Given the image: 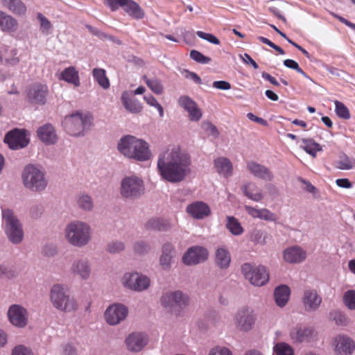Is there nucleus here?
I'll list each match as a JSON object with an SVG mask.
<instances>
[{
  "mask_svg": "<svg viewBox=\"0 0 355 355\" xmlns=\"http://www.w3.org/2000/svg\"><path fill=\"white\" fill-rule=\"evenodd\" d=\"M2 223L8 241L14 245L21 243L24 239L22 225L11 209H2Z\"/></svg>",
  "mask_w": 355,
  "mask_h": 355,
  "instance_id": "obj_6",
  "label": "nucleus"
},
{
  "mask_svg": "<svg viewBox=\"0 0 355 355\" xmlns=\"http://www.w3.org/2000/svg\"><path fill=\"white\" fill-rule=\"evenodd\" d=\"M190 154L180 146H171L158 155L157 168L160 176L171 183H179L191 173Z\"/></svg>",
  "mask_w": 355,
  "mask_h": 355,
  "instance_id": "obj_1",
  "label": "nucleus"
},
{
  "mask_svg": "<svg viewBox=\"0 0 355 355\" xmlns=\"http://www.w3.org/2000/svg\"><path fill=\"white\" fill-rule=\"evenodd\" d=\"M121 282L125 288L138 293L146 291L150 286V278L137 272H125Z\"/></svg>",
  "mask_w": 355,
  "mask_h": 355,
  "instance_id": "obj_9",
  "label": "nucleus"
},
{
  "mask_svg": "<svg viewBox=\"0 0 355 355\" xmlns=\"http://www.w3.org/2000/svg\"><path fill=\"white\" fill-rule=\"evenodd\" d=\"M49 299L53 306L62 312H73L78 308V302L69 295L67 287L63 284H56L51 286Z\"/></svg>",
  "mask_w": 355,
  "mask_h": 355,
  "instance_id": "obj_5",
  "label": "nucleus"
},
{
  "mask_svg": "<svg viewBox=\"0 0 355 355\" xmlns=\"http://www.w3.org/2000/svg\"><path fill=\"white\" fill-rule=\"evenodd\" d=\"M159 302L163 308L171 312L175 307L187 306L189 302V297L181 291H168L162 293Z\"/></svg>",
  "mask_w": 355,
  "mask_h": 355,
  "instance_id": "obj_11",
  "label": "nucleus"
},
{
  "mask_svg": "<svg viewBox=\"0 0 355 355\" xmlns=\"http://www.w3.org/2000/svg\"><path fill=\"white\" fill-rule=\"evenodd\" d=\"M213 87L218 89L227 90L231 88V85L227 81L218 80L213 83Z\"/></svg>",
  "mask_w": 355,
  "mask_h": 355,
  "instance_id": "obj_63",
  "label": "nucleus"
},
{
  "mask_svg": "<svg viewBox=\"0 0 355 355\" xmlns=\"http://www.w3.org/2000/svg\"><path fill=\"white\" fill-rule=\"evenodd\" d=\"M242 191L246 197L255 202H260L264 197L261 189L254 183H247L243 187Z\"/></svg>",
  "mask_w": 355,
  "mask_h": 355,
  "instance_id": "obj_36",
  "label": "nucleus"
},
{
  "mask_svg": "<svg viewBox=\"0 0 355 355\" xmlns=\"http://www.w3.org/2000/svg\"><path fill=\"white\" fill-rule=\"evenodd\" d=\"M126 1L127 0H106L105 3L112 11H115L119 8L123 9Z\"/></svg>",
  "mask_w": 355,
  "mask_h": 355,
  "instance_id": "obj_58",
  "label": "nucleus"
},
{
  "mask_svg": "<svg viewBox=\"0 0 355 355\" xmlns=\"http://www.w3.org/2000/svg\"><path fill=\"white\" fill-rule=\"evenodd\" d=\"M322 302L321 297L315 290H306L304 292L302 303L306 311H316Z\"/></svg>",
  "mask_w": 355,
  "mask_h": 355,
  "instance_id": "obj_27",
  "label": "nucleus"
},
{
  "mask_svg": "<svg viewBox=\"0 0 355 355\" xmlns=\"http://www.w3.org/2000/svg\"><path fill=\"white\" fill-rule=\"evenodd\" d=\"M240 57L245 64H251L255 69L259 68L257 62L250 57L249 54L244 53L243 55H241Z\"/></svg>",
  "mask_w": 355,
  "mask_h": 355,
  "instance_id": "obj_64",
  "label": "nucleus"
},
{
  "mask_svg": "<svg viewBox=\"0 0 355 355\" xmlns=\"http://www.w3.org/2000/svg\"><path fill=\"white\" fill-rule=\"evenodd\" d=\"M123 10L130 17L136 19L144 18V12L143 9L133 0H127Z\"/></svg>",
  "mask_w": 355,
  "mask_h": 355,
  "instance_id": "obj_40",
  "label": "nucleus"
},
{
  "mask_svg": "<svg viewBox=\"0 0 355 355\" xmlns=\"http://www.w3.org/2000/svg\"><path fill=\"white\" fill-rule=\"evenodd\" d=\"M37 135L40 139L47 145L54 144L58 141V136L54 127L46 123L37 129Z\"/></svg>",
  "mask_w": 355,
  "mask_h": 355,
  "instance_id": "obj_29",
  "label": "nucleus"
},
{
  "mask_svg": "<svg viewBox=\"0 0 355 355\" xmlns=\"http://www.w3.org/2000/svg\"><path fill=\"white\" fill-rule=\"evenodd\" d=\"M4 141L11 149L17 150L26 147L29 139L25 130L15 129L6 134Z\"/></svg>",
  "mask_w": 355,
  "mask_h": 355,
  "instance_id": "obj_19",
  "label": "nucleus"
},
{
  "mask_svg": "<svg viewBox=\"0 0 355 355\" xmlns=\"http://www.w3.org/2000/svg\"><path fill=\"white\" fill-rule=\"evenodd\" d=\"M209 355H232V353L225 347L216 346L210 349Z\"/></svg>",
  "mask_w": 355,
  "mask_h": 355,
  "instance_id": "obj_60",
  "label": "nucleus"
},
{
  "mask_svg": "<svg viewBox=\"0 0 355 355\" xmlns=\"http://www.w3.org/2000/svg\"><path fill=\"white\" fill-rule=\"evenodd\" d=\"M345 306L351 310L355 309V291L349 290L345 292L343 296Z\"/></svg>",
  "mask_w": 355,
  "mask_h": 355,
  "instance_id": "obj_53",
  "label": "nucleus"
},
{
  "mask_svg": "<svg viewBox=\"0 0 355 355\" xmlns=\"http://www.w3.org/2000/svg\"><path fill=\"white\" fill-rule=\"evenodd\" d=\"M300 147L313 157H315L317 153L322 150L320 145L312 139H302Z\"/></svg>",
  "mask_w": 355,
  "mask_h": 355,
  "instance_id": "obj_43",
  "label": "nucleus"
},
{
  "mask_svg": "<svg viewBox=\"0 0 355 355\" xmlns=\"http://www.w3.org/2000/svg\"><path fill=\"white\" fill-rule=\"evenodd\" d=\"M187 212L194 219L201 220L211 214V210L207 204L202 201H196L187 207Z\"/></svg>",
  "mask_w": 355,
  "mask_h": 355,
  "instance_id": "obj_23",
  "label": "nucleus"
},
{
  "mask_svg": "<svg viewBox=\"0 0 355 355\" xmlns=\"http://www.w3.org/2000/svg\"><path fill=\"white\" fill-rule=\"evenodd\" d=\"M150 250V244L144 241H138L133 245V250L135 253L139 255L147 254Z\"/></svg>",
  "mask_w": 355,
  "mask_h": 355,
  "instance_id": "obj_50",
  "label": "nucleus"
},
{
  "mask_svg": "<svg viewBox=\"0 0 355 355\" xmlns=\"http://www.w3.org/2000/svg\"><path fill=\"white\" fill-rule=\"evenodd\" d=\"M175 254V248L173 243L166 242L162 245L159 261L163 270L171 268Z\"/></svg>",
  "mask_w": 355,
  "mask_h": 355,
  "instance_id": "obj_25",
  "label": "nucleus"
},
{
  "mask_svg": "<svg viewBox=\"0 0 355 355\" xmlns=\"http://www.w3.org/2000/svg\"><path fill=\"white\" fill-rule=\"evenodd\" d=\"M231 260V254L227 247L222 245L216 248L215 252V263L219 268L222 270L228 268Z\"/></svg>",
  "mask_w": 355,
  "mask_h": 355,
  "instance_id": "obj_30",
  "label": "nucleus"
},
{
  "mask_svg": "<svg viewBox=\"0 0 355 355\" xmlns=\"http://www.w3.org/2000/svg\"><path fill=\"white\" fill-rule=\"evenodd\" d=\"M125 248V243L121 241H113L108 243L107 250L112 254H117L123 252Z\"/></svg>",
  "mask_w": 355,
  "mask_h": 355,
  "instance_id": "obj_51",
  "label": "nucleus"
},
{
  "mask_svg": "<svg viewBox=\"0 0 355 355\" xmlns=\"http://www.w3.org/2000/svg\"><path fill=\"white\" fill-rule=\"evenodd\" d=\"M117 150L125 157L137 162H146L152 157L148 143L130 135H124L119 140Z\"/></svg>",
  "mask_w": 355,
  "mask_h": 355,
  "instance_id": "obj_2",
  "label": "nucleus"
},
{
  "mask_svg": "<svg viewBox=\"0 0 355 355\" xmlns=\"http://www.w3.org/2000/svg\"><path fill=\"white\" fill-rule=\"evenodd\" d=\"M145 192L144 182L137 175L125 176L120 183V194L122 198L135 200L141 197Z\"/></svg>",
  "mask_w": 355,
  "mask_h": 355,
  "instance_id": "obj_8",
  "label": "nucleus"
},
{
  "mask_svg": "<svg viewBox=\"0 0 355 355\" xmlns=\"http://www.w3.org/2000/svg\"><path fill=\"white\" fill-rule=\"evenodd\" d=\"M17 53V49L2 44L0 46V60L7 65L15 66L20 61Z\"/></svg>",
  "mask_w": 355,
  "mask_h": 355,
  "instance_id": "obj_28",
  "label": "nucleus"
},
{
  "mask_svg": "<svg viewBox=\"0 0 355 355\" xmlns=\"http://www.w3.org/2000/svg\"><path fill=\"white\" fill-rule=\"evenodd\" d=\"M190 56L193 60L201 64H207L211 61L210 58L205 56L196 50H192L190 53Z\"/></svg>",
  "mask_w": 355,
  "mask_h": 355,
  "instance_id": "obj_55",
  "label": "nucleus"
},
{
  "mask_svg": "<svg viewBox=\"0 0 355 355\" xmlns=\"http://www.w3.org/2000/svg\"><path fill=\"white\" fill-rule=\"evenodd\" d=\"M92 125V117L81 112H75L66 116L63 125L67 133L73 137L84 135V132Z\"/></svg>",
  "mask_w": 355,
  "mask_h": 355,
  "instance_id": "obj_7",
  "label": "nucleus"
},
{
  "mask_svg": "<svg viewBox=\"0 0 355 355\" xmlns=\"http://www.w3.org/2000/svg\"><path fill=\"white\" fill-rule=\"evenodd\" d=\"M335 166L340 170H349L353 167V162L345 154H341L339 159L335 162Z\"/></svg>",
  "mask_w": 355,
  "mask_h": 355,
  "instance_id": "obj_47",
  "label": "nucleus"
},
{
  "mask_svg": "<svg viewBox=\"0 0 355 355\" xmlns=\"http://www.w3.org/2000/svg\"><path fill=\"white\" fill-rule=\"evenodd\" d=\"M28 310L21 304H12L7 311L8 321L17 328H24L28 324Z\"/></svg>",
  "mask_w": 355,
  "mask_h": 355,
  "instance_id": "obj_14",
  "label": "nucleus"
},
{
  "mask_svg": "<svg viewBox=\"0 0 355 355\" xmlns=\"http://www.w3.org/2000/svg\"><path fill=\"white\" fill-rule=\"evenodd\" d=\"M1 1L15 15H24L26 12V6L21 0H1Z\"/></svg>",
  "mask_w": 355,
  "mask_h": 355,
  "instance_id": "obj_39",
  "label": "nucleus"
},
{
  "mask_svg": "<svg viewBox=\"0 0 355 355\" xmlns=\"http://www.w3.org/2000/svg\"><path fill=\"white\" fill-rule=\"evenodd\" d=\"M209 252L205 247L194 245L189 248L182 257V262L187 266H195L207 260Z\"/></svg>",
  "mask_w": 355,
  "mask_h": 355,
  "instance_id": "obj_17",
  "label": "nucleus"
},
{
  "mask_svg": "<svg viewBox=\"0 0 355 355\" xmlns=\"http://www.w3.org/2000/svg\"><path fill=\"white\" fill-rule=\"evenodd\" d=\"M178 104L189 114L191 121H198L202 118V113L197 103L188 96H181L178 98Z\"/></svg>",
  "mask_w": 355,
  "mask_h": 355,
  "instance_id": "obj_20",
  "label": "nucleus"
},
{
  "mask_svg": "<svg viewBox=\"0 0 355 355\" xmlns=\"http://www.w3.org/2000/svg\"><path fill=\"white\" fill-rule=\"evenodd\" d=\"M49 93L46 85L35 83L30 87L27 93L28 101L35 104H44Z\"/></svg>",
  "mask_w": 355,
  "mask_h": 355,
  "instance_id": "obj_21",
  "label": "nucleus"
},
{
  "mask_svg": "<svg viewBox=\"0 0 355 355\" xmlns=\"http://www.w3.org/2000/svg\"><path fill=\"white\" fill-rule=\"evenodd\" d=\"M329 318L338 326L345 327L349 322L348 318L343 313L338 310L331 311Z\"/></svg>",
  "mask_w": 355,
  "mask_h": 355,
  "instance_id": "obj_46",
  "label": "nucleus"
},
{
  "mask_svg": "<svg viewBox=\"0 0 355 355\" xmlns=\"http://www.w3.org/2000/svg\"><path fill=\"white\" fill-rule=\"evenodd\" d=\"M332 347L336 355H352L355 351V340L347 334H339L333 338Z\"/></svg>",
  "mask_w": 355,
  "mask_h": 355,
  "instance_id": "obj_15",
  "label": "nucleus"
},
{
  "mask_svg": "<svg viewBox=\"0 0 355 355\" xmlns=\"http://www.w3.org/2000/svg\"><path fill=\"white\" fill-rule=\"evenodd\" d=\"M247 168L254 177L266 182L273 180L274 175L272 171L266 166L254 161L247 163Z\"/></svg>",
  "mask_w": 355,
  "mask_h": 355,
  "instance_id": "obj_24",
  "label": "nucleus"
},
{
  "mask_svg": "<svg viewBox=\"0 0 355 355\" xmlns=\"http://www.w3.org/2000/svg\"><path fill=\"white\" fill-rule=\"evenodd\" d=\"M273 352L275 355H295L294 349L285 342L275 344Z\"/></svg>",
  "mask_w": 355,
  "mask_h": 355,
  "instance_id": "obj_45",
  "label": "nucleus"
},
{
  "mask_svg": "<svg viewBox=\"0 0 355 355\" xmlns=\"http://www.w3.org/2000/svg\"><path fill=\"white\" fill-rule=\"evenodd\" d=\"M3 278L12 279L17 276V272L12 268H8L3 266Z\"/></svg>",
  "mask_w": 355,
  "mask_h": 355,
  "instance_id": "obj_62",
  "label": "nucleus"
},
{
  "mask_svg": "<svg viewBox=\"0 0 355 355\" xmlns=\"http://www.w3.org/2000/svg\"><path fill=\"white\" fill-rule=\"evenodd\" d=\"M241 272L245 278L256 286H261L269 281V272L266 267L262 265L253 266L245 263L241 266Z\"/></svg>",
  "mask_w": 355,
  "mask_h": 355,
  "instance_id": "obj_10",
  "label": "nucleus"
},
{
  "mask_svg": "<svg viewBox=\"0 0 355 355\" xmlns=\"http://www.w3.org/2000/svg\"><path fill=\"white\" fill-rule=\"evenodd\" d=\"M122 103L127 111L132 114H138L142 110L140 102L134 97L129 96L127 92H123L121 95Z\"/></svg>",
  "mask_w": 355,
  "mask_h": 355,
  "instance_id": "obj_34",
  "label": "nucleus"
},
{
  "mask_svg": "<svg viewBox=\"0 0 355 355\" xmlns=\"http://www.w3.org/2000/svg\"><path fill=\"white\" fill-rule=\"evenodd\" d=\"M64 233L67 241L75 248H83L92 240L90 225L80 220H74L68 223Z\"/></svg>",
  "mask_w": 355,
  "mask_h": 355,
  "instance_id": "obj_3",
  "label": "nucleus"
},
{
  "mask_svg": "<svg viewBox=\"0 0 355 355\" xmlns=\"http://www.w3.org/2000/svg\"><path fill=\"white\" fill-rule=\"evenodd\" d=\"M245 211L254 218H259L266 221H276L277 217L275 214L272 213L268 209H257L255 207L246 205L244 207Z\"/></svg>",
  "mask_w": 355,
  "mask_h": 355,
  "instance_id": "obj_31",
  "label": "nucleus"
},
{
  "mask_svg": "<svg viewBox=\"0 0 355 355\" xmlns=\"http://www.w3.org/2000/svg\"><path fill=\"white\" fill-rule=\"evenodd\" d=\"M92 75L94 80L101 87L105 89L110 87V80L106 76V71L105 69L94 68L92 70Z\"/></svg>",
  "mask_w": 355,
  "mask_h": 355,
  "instance_id": "obj_44",
  "label": "nucleus"
},
{
  "mask_svg": "<svg viewBox=\"0 0 355 355\" xmlns=\"http://www.w3.org/2000/svg\"><path fill=\"white\" fill-rule=\"evenodd\" d=\"M127 349L130 352L141 351L148 343L147 336L141 333H132L125 340Z\"/></svg>",
  "mask_w": 355,
  "mask_h": 355,
  "instance_id": "obj_26",
  "label": "nucleus"
},
{
  "mask_svg": "<svg viewBox=\"0 0 355 355\" xmlns=\"http://www.w3.org/2000/svg\"><path fill=\"white\" fill-rule=\"evenodd\" d=\"M233 321L238 330L248 332L253 329L256 317L252 309L244 306L236 311L234 315Z\"/></svg>",
  "mask_w": 355,
  "mask_h": 355,
  "instance_id": "obj_12",
  "label": "nucleus"
},
{
  "mask_svg": "<svg viewBox=\"0 0 355 355\" xmlns=\"http://www.w3.org/2000/svg\"><path fill=\"white\" fill-rule=\"evenodd\" d=\"M214 166L217 173L224 178H229L233 174L232 164L226 157H220L216 158L214 160Z\"/></svg>",
  "mask_w": 355,
  "mask_h": 355,
  "instance_id": "obj_33",
  "label": "nucleus"
},
{
  "mask_svg": "<svg viewBox=\"0 0 355 355\" xmlns=\"http://www.w3.org/2000/svg\"><path fill=\"white\" fill-rule=\"evenodd\" d=\"M146 84L156 94H161L163 92V86L158 79H148L146 76L144 77Z\"/></svg>",
  "mask_w": 355,
  "mask_h": 355,
  "instance_id": "obj_49",
  "label": "nucleus"
},
{
  "mask_svg": "<svg viewBox=\"0 0 355 355\" xmlns=\"http://www.w3.org/2000/svg\"><path fill=\"white\" fill-rule=\"evenodd\" d=\"M87 29L93 35L98 37L99 39L102 40H110L111 37L106 35L105 33L98 30V28L93 27L90 25H86Z\"/></svg>",
  "mask_w": 355,
  "mask_h": 355,
  "instance_id": "obj_59",
  "label": "nucleus"
},
{
  "mask_svg": "<svg viewBox=\"0 0 355 355\" xmlns=\"http://www.w3.org/2000/svg\"><path fill=\"white\" fill-rule=\"evenodd\" d=\"M78 207L86 211H91L94 209V201L91 196L87 193H81L76 197Z\"/></svg>",
  "mask_w": 355,
  "mask_h": 355,
  "instance_id": "obj_41",
  "label": "nucleus"
},
{
  "mask_svg": "<svg viewBox=\"0 0 355 355\" xmlns=\"http://www.w3.org/2000/svg\"><path fill=\"white\" fill-rule=\"evenodd\" d=\"M336 113L340 117L344 119L350 118V114L348 108L341 102L338 101H335Z\"/></svg>",
  "mask_w": 355,
  "mask_h": 355,
  "instance_id": "obj_52",
  "label": "nucleus"
},
{
  "mask_svg": "<svg viewBox=\"0 0 355 355\" xmlns=\"http://www.w3.org/2000/svg\"><path fill=\"white\" fill-rule=\"evenodd\" d=\"M225 227L234 236H240L244 232L241 223L234 216H227Z\"/></svg>",
  "mask_w": 355,
  "mask_h": 355,
  "instance_id": "obj_42",
  "label": "nucleus"
},
{
  "mask_svg": "<svg viewBox=\"0 0 355 355\" xmlns=\"http://www.w3.org/2000/svg\"><path fill=\"white\" fill-rule=\"evenodd\" d=\"M171 227V223L164 219L153 218L145 223V228L148 230L166 232Z\"/></svg>",
  "mask_w": 355,
  "mask_h": 355,
  "instance_id": "obj_37",
  "label": "nucleus"
},
{
  "mask_svg": "<svg viewBox=\"0 0 355 355\" xmlns=\"http://www.w3.org/2000/svg\"><path fill=\"white\" fill-rule=\"evenodd\" d=\"M59 79L64 80L76 87L80 85L78 71L73 67L64 69L60 74Z\"/></svg>",
  "mask_w": 355,
  "mask_h": 355,
  "instance_id": "obj_35",
  "label": "nucleus"
},
{
  "mask_svg": "<svg viewBox=\"0 0 355 355\" xmlns=\"http://www.w3.org/2000/svg\"><path fill=\"white\" fill-rule=\"evenodd\" d=\"M128 307L121 303L110 305L105 310L104 316L106 322L110 325H116L123 321L128 316Z\"/></svg>",
  "mask_w": 355,
  "mask_h": 355,
  "instance_id": "obj_18",
  "label": "nucleus"
},
{
  "mask_svg": "<svg viewBox=\"0 0 355 355\" xmlns=\"http://www.w3.org/2000/svg\"><path fill=\"white\" fill-rule=\"evenodd\" d=\"M202 128L207 132H209L214 137H218L219 132L216 127L209 121H203L202 123Z\"/></svg>",
  "mask_w": 355,
  "mask_h": 355,
  "instance_id": "obj_57",
  "label": "nucleus"
},
{
  "mask_svg": "<svg viewBox=\"0 0 355 355\" xmlns=\"http://www.w3.org/2000/svg\"><path fill=\"white\" fill-rule=\"evenodd\" d=\"M291 291L288 286L281 285L277 287L274 291V297L277 305L284 307L288 301Z\"/></svg>",
  "mask_w": 355,
  "mask_h": 355,
  "instance_id": "obj_38",
  "label": "nucleus"
},
{
  "mask_svg": "<svg viewBox=\"0 0 355 355\" xmlns=\"http://www.w3.org/2000/svg\"><path fill=\"white\" fill-rule=\"evenodd\" d=\"M24 187L33 192H42L48 185L45 171L40 166L28 164L21 173Z\"/></svg>",
  "mask_w": 355,
  "mask_h": 355,
  "instance_id": "obj_4",
  "label": "nucleus"
},
{
  "mask_svg": "<svg viewBox=\"0 0 355 355\" xmlns=\"http://www.w3.org/2000/svg\"><path fill=\"white\" fill-rule=\"evenodd\" d=\"M306 258V252L300 246L294 245L283 251V259L288 263H299Z\"/></svg>",
  "mask_w": 355,
  "mask_h": 355,
  "instance_id": "obj_22",
  "label": "nucleus"
},
{
  "mask_svg": "<svg viewBox=\"0 0 355 355\" xmlns=\"http://www.w3.org/2000/svg\"><path fill=\"white\" fill-rule=\"evenodd\" d=\"M70 274L80 281H87L92 274L90 261L87 257L74 259L69 267Z\"/></svg>",
  "mask_w": 355,
  "mask_h": 355,
  "instance_id": "obj_13",
  "label": "nucleus"
},
{
  "mask_svg": "<svg viewBox=\"0 0 355 355\" xmlns=\"http://www.w3.org/2000/svg\"><path fill=\"white\" fill-rule=\"evenodd\" d=\"M317 335L318 333L313 327L302 325L293 327L289 333L291 340L295 344L311 343L315 340Z\"/></svg>",
  "mask_w": 355,
  "mask_h": 355,
  "instance_id": "obj_16",
  "label": "nucleus"
},
{
  "mask_svg": "<svg viewBox=\"0 0 355 355\" xmlns=\"http://www.w3.org/2000/svg\"><path fill=\"white\" fill-rule=\"evenodd\" d=\"M196 35L201 39H203L205 40H207V42L218 45L220 44V40L214 35L211 33H207L205 32H202L201 31H198L196 32Z\"/></svg>",
  "mask_w": 355,
  "mask_h": 355,
  "instance_id": "obj_56",
  "label": "nucleus"
},
{
  "mask_svg": "<svg viewBox=\"0 0 355 355\" xmlns=\"http://www.w3.org/2000/svg\"><path fill=\"white\" fill-rule=\"evenodd\" d=\"M17 28V21L12 16L0 10V30L10 33L15 32Z\"/></svg>",
  "mask_w": 355,
  "mask_h": 355,
  "instance_id": "obj_32",
  "label": "nucleus"
},
{
  "mask_svg": "<svg viewBox=\"0 0 355 355\" xmlns=\"http://www.w3.org/2000/svg\"><path fill=\"white\" fill-rule=\"evenodd\" d=\"M37 19L40 23L42 32L45 35L49 34V30L51 28V24L49 20L41 13L37 14Z\"/></svg>",
  "mask_w": 355,
  "mask_h": 355,
  "instance_id": "obj_54",
  "label": "nucleus"
},
{
  "mask_svg": "<svg viewBox=\"0 0 355 355\" xmlns=\"http://www.w3.org/2000/svg\"><path fill=\"white\" fill-rule=\"evenodd\" d=\"M12 355H33L31 350L22 345L15 346L12 351Z\"/></svg>",
  "mask_w": 355,
  "mask_h": 355,
  "instance_id": "obj_61",
  "label": "nucleus"
},
{
  "mask_svg": "<svg viewBox=\"0 0 355 355\" xmlns=\"http://www.w3.org/2000/svg\"><path fill=\"white\" fill-rule=\"evenodd\" d=\"M267 234L261 230H254L251 232L250 239L256 244L265 245L267 241Z\"/></svg>",
  "mask_w": 355,
  "mask_h": 355,
  "instance_id": "obj_48",
  "label": "nucleus"
}]
</instances>
